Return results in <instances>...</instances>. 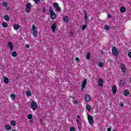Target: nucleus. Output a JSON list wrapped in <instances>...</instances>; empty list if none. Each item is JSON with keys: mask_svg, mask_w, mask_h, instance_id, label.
<instances>
[{"mask_svg": "<svg viewBox=\"0 0 131 131\" xmlns=\"http://www.w3.org/2000/svg\"><path fill=\"white\" fill-rule=\"evenodd\" d=\"M49 12L50 13V18L52 20H55V18H57V15L55 13L54 10H53L51 6L49 7Z\"/></svg>", "mask_w": 131, "mask_h": 131, "instance_id": "1", "label": "nucleus"}, {"mask_svg": "<svg viewBox=\"0 0 131 131\" xmlns=\"http://www.w3.org/2000/svg\"><path fill=\"white\" fill-rule=\"evenodd\" d=\"M112 52L114 56L118 57L119 56V50H118L117 48L114 47L112 49Z\"/></svg>", "mask_w": 131, "mask_h": 131, "instance_id": "2", "label": "nucleus"}, {"mask_svg": "<svg viewBox=\"0 0 131 131\" xmlns=\"http://www.w3.org/2000/svg\"><path fill=\"white\" fill-rule=\"evenodd\" d=\"M31 108L32 110H36L37 109V103L33 101L31 103Z\"/></svg>", "mask_w": 131, "mask_h": 131, "instance_id": "3", "label": "nucleus"}, {"mask_svg": "<svg viewBox=\"0 0 131 131\" xmlns=\"http://www.w3.org/2000/svg\"><path fill=\"white\" fill-rule=\"evenodd\" d=\"M88 119L90 124H94V118L91 115H88Z\"/></svg>", "mask_w": 131, "mask_h": 131, "instance_id": "4", "label": "nucleus"}, {"mask_svg": "<svg viewBox=\"0 0 131 131\" xmlns=\"http://www.w3.org/2000/svg\"><path fill=\"white\" fill-rule=\"evenodd\" d=\"M26 7L27 13H30L31 10V3H27Z\"/></svg>", "mask_w": 131, "mask_h": 131, "instance_id": "5", "label": "nucleus"}, {"mask_svg": "<svg viewBox=\"0 0 131 131\" xmlns=\"http://www.w3.org/2000/svg\"><path fill=\"white\" fill-rule=\"evenodd\" d=\"M85 100L86 102H90L91 101V96L89 94H86L85 96Z\"/></svg>", "mask_w": 131, "mask_h": 131, "instance_id": "6", "label": "nucleus"}, {"mask_svg": "<svg viewBox=\"0 0 131 131\" xmlns=\"http://www.w3.org/2000/svg\"><path fill=\"white\" fill-rule=\"evenodd\" d=\"M112 92L113 94H116V92H117V87H116V85H114L113 86Z\"/></svg>", "mask_w": 131, "mask_h": 131, "instance_id": "7", "label": "nucleus"}, {"mask_svg": "<svg viewBox=\"0 0 131 131\" xmlns=\"http://www.w3.org/2000/svg\"><path fill=\"white\" fill-rule=\"evenodd\" d=\"M56 28H57V24L56 23H54L52 26H51V29L53 31V32H55L56 30Z\"/></svg>", "mask_w": 131, "mask_h": 131, "instance_id": "8", "label": "nucleus"}, {"mask_svg": "<svg viewBox=\"0 0 131 131\" xmlns=\"http://www.w3.org/2000/svg\"><path fill=\"white\" fill-rule=\"evenodd\" d=\"M8 47H9L11 51H13L14 50V48L13 47V43H12V42H8Z\"/></svg>", "mask_w": 131, "mask_h": 131, "instance_id": "9", "label": "nucleus"}, {"mask_svg": "<svg viewBox=\"0 0 131 131\" xmlns=\"http://www.w3.org/2000/svg\"><path fill=\"white\" fill-rule=\"evenodd\" d=\"M125 84V79H122L120 81V85H122V86H123Z\"/></svg>", "mask_w": 131, "mask_h": 131, "instance_id": "10", "label": "nucleus"}, {"mask_svg": "<svg viewBox=\"0 0 131 131\" xmlns=\"http://www.w3.org/2000/svg\"><path fill=\"white\" fill-rule=\"evenodd\" d=\"M121 69L123 72H125L126 69H125V66H124V64L121 63Z\"/></svg>", "mask_w": 131, "mask_h": 131, "instance_id": "11", "label": "nucleus"}, {"mask_svg": "<svg viewBox=\"0 0 131 131\" xmlns=\"http://www.w3.org/2000/svg\"><path fill=\"white\" fill-rule=\"evenodd\" d=\"M86 83H88V81L86 80V79L84 80L82 83L81 86H82L83 88H85Z\"/></svg>", "mask_w": 131, "mask_h": 131, "instance_id": "12", "label": "nucleus"}, {"mask_svg": "<svg viewBox=\"0 0 131 131\" xmlns=\"http://www.w3.org/2000/svg\"><path fill=\"white\" fill-rule=\"evenodd\" d=\"M103 80L100 78L98 80V85H99L100 86H103Z\"/></svg>", "mask_w": 131, "mask_h": 131, "instance_id": "13", "label": "nucleus"}, {"mask_svg": "<svg viewBox=\"0 0 131 131\" xmlns=\"http://www.w3.org/2000/svg\"><path fill=\"white\" fill-rule=\"evenodd\" d=\"M86 109L89 112H91L92 111V107L91 106V105L88 104L86 106Z\"/></svg>", "mask_w": 131, "mask_h": 131, "instance_id": "14", "label": "nucleus"}, {"mask_svg": "<svg viewBox=\"0 0 131 131\" xmlns=\"http://www.w3.org/2000/svg\"><path fill=\"white\" fill-rule=\"evenodd\" d=\"M128 95H129V91L128 90H125L124 91V96H125V97H127V96H128Z\"/></svg>", "mask_w": 131, "mask_h": 131, "instance_id": "15", "label": "nucleus"}, {"mask_svg": "<svg viewBox=\"0 0 131 131\" xmlns=\"http://www.w3.org/2000/svg\"><path fill=\"white\" fill-rule=\"evenodd\" d=\"M120 11L121 13H124L126 11V8H125L124 7H121Z\"/></svg>", "mask_w": 131, "mask_h": 131, "instance_id": "16", "label": "nucleus"}, {"mask_svg": "<svg viewBox=\"0 0 131 131\" xmlns=\"http://www.w3.org/2000/svg\"><path fill=\"white\" fill-rule=\"evenodd\" d=\"M13 28L15 29V30H18V29L20 28V25L17 24L14 25Z\"/></svg>", "mask_w": 131, "mask_h": 131, "instance_id": "17", "label": "nucleus"}, {"mask_svg": "<svg viewBox=\"0 0 131 131\" xmlns=\"http://www.w3.org/2000/svg\"><path fill=\"white\" fill-rule=\"evenodd\" d=\"M63 20L66 23H68V21H69V18H68V16H66L63 17Z\"/></svg>", "mask_w": 131, "mask_h": 131, "instance_id": "18", "label": "nucleus"}, {"mask_svg": "<svg viewBox=\"0 0 131 131\" xmlns=\"http://www.w3.org/2000/svg\"><path fill=\"white\" fill-rule=\"evenodd\" d=\"M33 35L35 37H37V30L33 31Z\"/></svg>", "mask_w": 131, "mask_h": 131, "instance_id": "19", "label": "nucleus"}, {"mask_svg": "<svg viewBox=\"0 0 131 131\" xmlns=\"http://www.w3.org/2000/svg\"><path fill=\"white\" fill-rule=\"evenodd\" d=\"M4 19L6 20V21H9V20H10V16H9L8 15H6L4 16Z\"/></svg>", "mask_w": 131, "mask_h": 131, "instance_id": "20", "label": "nucleus"}, {"mask_svg": "<svg viewBox=\"0 0 131 131\" xmlns=\"http://www.w3.org/2000/svg\"><path fill=\"white\" fill-rule=\"evenodd\" d=\"M10 124L12 126H15V125H16V121H15L14 120H12L11 121Z\"/></svg>", "mask_w": 131, "mask_h": 131, "instance_id": "21", "label": "nucleus"}, {"mask_svg": "<svg viewBox=\"0 0 131 131\" xmlns=\"http://www.w3.org/2000/svg\"><path fill=\"white\" fill-rule=\"evenodd\" d=\"M5 128H6V130H11V126L10 125H7L5 126Z\"/></svg>", "mask_w": 131, "mask_h": 131, "instance_id": "22", "label": "nucleus"}, {"mask_svg": "<svg viewBox=\"0 0 131 131\" xmlns=\"http://www.w3.org/2000/svg\"><path fill=\"white\" fill-rule=\"evenodd\" d=\"M5 83H9V78L5 77L4 79Z\"/></svg>", "mask_w": 131, "mask_h": 131, "instance_id": "23", "label": "nucleus"}, {"mask_svg": "<svg viewBox=\"0 0 131 131\" xmlns=\"http://www.w3.org/2000/svg\"><path fill=\"white\" fill-rule=\"evenodd\" d=\"M12 57H17V52L15 51H13L12 52Z\"/></svg>", "mask_w": 131, "mask_h": 131, "instance_id": "24", "label": "nucleus"}, {"mask_svg": "<svg viewBox=\"0 0 131 131\" xmlns=\"http://www.w3.org/2000/svg\"><path fill=\"white\" fill-rule=\"evenodd\" d=\"M53 7H54V8H55V9H56L57 8H58L59 7V4H58V3H55L53 4Z\"/></svg>", "mask_w": 131, "mask_h": 131, "instance_id": "25", "label": "nucleus"}, {"mask_svg": "<svg viewBox=\"0 0 131 131\" xmlns=\"http://www.w3.org/2000/svg\"><path fill=\"white\" fill-rule=\"evenodd\" d=\"M2 26L3 27L5 28H6V27H8V23H7L6 22L5 23H3L2 24Z\"/></svg>", "mask_w": 131, "mask_h": 131, "instance_id": "26", "label": "nucleus"}, {"mask_svg": "<svg viewBox=\"0 0 131 131\" xmlns=\"http://www.w3.org/2000/svg\"><path fill=\"white\" fill-rule=\"evenodd\" d=\"M90 58H91V53H88V54L86 55V59L87 60H90Z\"/></svg>", "mask_w": 131, "mask_h": 131, "instance_id": "27", "label": "nucleus"}, {"mask_svg": "<svg viewBox=\"0 0 131 131\" xmlns=\"http://www.w3.org/2000/svg\"><path fill=\"white\" fill-rule=\"evenodd\" d=\"M3 5L4 7H7L8 6V3H7V2H3Z\"/></svg>", "mask_w": 131, "mask_h": 131, "instance_id": "28", "label": "nucleus"}, {"mask_svg": "<svg viewBox=\"0 0 131 131\" xmlns=\"http://www.w3.org/2000/svg\"><path fill=\"white\" fill-rule=\"evenodd\" d=\"M47 11V8H46V7H43L42 9V13H46Z\"/></svg>", "mask_w": 131, "mask_h": 131, "instance_id": "29", "label": "nucleus"}, {"mask_svg": "<svg viewBox=\"0 0 131 131\" xmlns=\"http://www.w3.org/2000/svg\"><path fill=\"white\" fill-rule=\"evenodd\" d=\"M33 1H34L35 4H37V5H38V4L40 3V0H33Z\"/></svg>", "mask_w": 131, "mask_h": 131, "instance_id": "30", "label": "nucleus"}, {"mask_svg": "<svg viewBox=\"0 0 131 131\" xmlns=\"http://www.w3.org/2000/svg\"><path fill=\"white\" fill-rule=\"evenodd\" d=\"M27 96H31V92L30 91H28L26 92Z\"/></svg>", "mask_w": 131, "mask_h": 131, "instance_id": "31", "label": "nucleus"}, {"mask_svg": "<svg viewBox=\"0 0 131 131\" xmlns=\"http://www.w3.org/2000/svg\"><path fill=\"white\" fill-rule=\"evenodd\" d=\"M28 119H32V114H29L28 115Z\"/></svg>", "mask_w": 131, "mask_h": 131, "instance_id": "32", "label": "nucleus"}, {"mask_svg": "<svg viewBox=\"0 0 131 131\" xmlns=\"http://www.w3.org/2000/svg\"><path fill=\"white\" fill-rule=\"evenodd\" d=\"M32 30H33V31L36 30V27L34 25H33Z\"/></svg>", "mask_w": 131, "mask_h": 131, "instance_id": "33", "label": "nucleus"}, {"mask_svg": "<svg viewBox=\"0 0 131 131\" xmlns=\"http://www.w3.org/2000/svg\"><path fill=\"white\" fill-rule=\"evenodd\" d=\"M98 65L99 67H102L103 66H104V64L102 62H100Z\"/></svg>", "mask_w": 131, "mask_h": 131, "instance_id": "34", "label": "nucleus"}, {"mask_svg": "<svg viewBox=\"0 0 131 131\" xmlns=\"http://www.w3.org/2000/svg\"><path fill=\"white\" fill-rule=\"evenodd\" d=\"M105 30H109V29H110V27L106 25L105 27Z\"/></svg>", "mask_w": 131, "mask_h": 131, "instance_id": "35", "label": "nucleus"}, {"mask_svg": "<svg viewBox=\"0 0 131 131\" xmlns=\"http://www.w3.org/2000/svg\"><path fill=\"white\" fill-rule=\"evenodd\" d=\"M56 11H57V12H60L61 11V8L60 7H58L56 8Z\"/></svg>", "mask_w": 131, "mask_h": 131, "instance_id": "36", "label": "nucleus"}, {"mask_svg": "<svg viewBox=\"0 0 131 131\" xmlns=\"http://www.w3.org/2000/svg\"><path fill=\"white\" fill-rule=\"evenodd\" d=\"M11 98L14 99L16 98V95H15V94H11Z\"/></svg>", "mask_w": 131, "mask_h": 131, "instance_id": "37", "label": "nucleus"}, {"mask_svg": "<svg viewBox=\"0 0 131 131\" xmlns=\"http://www.w3.org/2000/svg\"><path fill=\"white\" fill-rule=\"evenodd\" d=\"M70 131H75V127H71L70 128Z\"/></svg>", "mask_w": 131, "mask_h": 131, "instance_id": "38", "label": "nucleus"}, {"mask_svg": "<svg viewBox=\"0 0 131 131\" xmlns=\"http://www.w3.org/2000/svg\"><path fill=\"white\" fill-rule=\"evenodd\" d=\"M86 25H84V26H82V30H84V29H85V28H86Z\"/></svg>", "mask_w": 131, "mask_h": 131, "instance_id": "39", "label": "nucleus"}, {"mask_svg": "<svg viewBox=\"0 0 131 131\" xmlns=\"http://www.w3.org/2000/svg\"><path fill=\"white\" fill-rule=\"evenodd\" d=\"M5 10L6 11H9L10 10V7L9 6H6V8H5Z\"/></svg>", "mask_w": 131, "mask_h": 131, "instance_id": "40", "label": "nucleus"}, {"mask_svg": "<svg viewBox=\"0 0 131 131\" xmlns=\"http://www.w3.org/2000/svg\"><path fill=\"white\" fill-rule=\"evenodd\" d=\"M119 106L123 107V103H122V102H120Z\"/></svg>", "mask_w": 131, "mask_h": 131, "instance_id": "41", "label": "nucleus"}, {"mask_svg": "<svg viewBox=\"0 0 131 131\" xmlns=\"http://www.w3.org/2000/svg\"><path fill=\"white\" fill-rule=\"evenodd\" d=\"M128 56L129 58H131V52H129L128 53Z\"/></svg>", "mask_w": 131, "mask_h": 131, "instance_id": "42", "label": "nucleus"}, {"mask_svg": "<svg viewBox=\"0 0 131 131\" xmlns=\"http://www.w3.org/2000/svg\"><path fill=\"white\" fill-rule=\"evenodd\" d=\"M25 47H26V48H29V47H30V45H28V44H26V45H25Z\"/></svg>", "mask_w": 131, "mask_h": 131, "instance_id": "43", "label": "nucleus"}, {"mask_svg": "<svg viewBox=\"0 0 131 131\" xmlns=\"http://www.w3.org/2000/svg\"><path fill=\"white\" fill-rule=\"evenodd\" d=\"M76 61H77V62H79V58L76 57Z\"/></svg>", "mask_w": 131, "mask_h": 131, "instance_id": "44", "label": "nucleus"}, {"mask_svg": "<svg viewBox=\"0 0 131 131\" xmlns=\"http://www.w3.org/2000/svg\"><path fill=\"white\" fill-rule=\"evenodd\" d=\"M74 104H77V103H78V101L75 100L74 101Z\"/></svg>", "mask_w": 131, "mask_h": 131, "instance_id": "45", "label": "nucleus"}, {"mask_svg": "<svg viewBox=\"0 0 131 131\" xmlns=\"http://www.w3.org/2000/svg\"><path fill=\"white\" fill-rule=\"evenodd\" d=\"M85 20H88V15H85Z\"/></svg>", "mask_w": 131, "mask_h": 131, "instance_id": "46", "label": "nucleus"}, {"mask_svg": "<svg viewBox=\"0 0 131 131\" xmlns=\"http://www.w3.org/2000/svg\"><path fill=\"white\" fill-rule=\"evenodd\" d=\"M109 62H110V63H113V60H112V59H110V60H109Z\"/></svg>", "mask_w": 131, "mask_h": 131, "instance_id": "47", "label": "nucleus"}, {"mask_svg": "<svg viewBox=\"0 0 131 131\" xmlns=\"http://www.w3.org/2000/svg\"><path fill=\"white\" fill-rule=\"evenodd\" d=\"M107 17H108V18H111V14H108L107 15Z\"/></svg>", "mask_w": 131, "mask_h": 131, "instance_id": "48", "label": "nucleus"}, {"mask_svg": "<svg viewBox=\"0 0 131 131\" xmlns=\"http://www.w3.org/2000/svg\"><path fill=\"white\" fill-rule=\"evenodd\" d=\"M85 25H86V26H88V20H85Z\"/></svg>", "mask_w": 131, "mask_h": 131, "instance_id": "49", "label": "nucleus"}, {"mask_svg": "<svg viewBox=\"0 0 131 131\" xmlns=\"http://www.w3.org/2000/svg\"><path fill=\"white\" fill-rule=\"evenodd\" d=\"M84 88H85V87L82 86V89H81L82 92H83V91L84 90Z\"/></svg>", "mask_w": 131, "mask_h": 131, "instance_id": "50", "label": "nucleus"}, {"mask_svg": "<svg viewBox=\"0 0 131 131\" xmlns=\"http://www.w3.org/2000/svg\"><path fill=\"white\" fill-rule=\"evenodd\" d=\"M107 131H111V128H107Z\"/></svg>", "mask_w": 131, "mask_h": 131, "instance_id": "51", "label": "nucleus"}, {"mask_svg": "<svg viewBox=\"0 0 131 131\" xmlns=\"http://www.w3.org/2000/svg\"><path fill=\"white\" fill-rule=\"evenodd\" d=\"M84 13L85 14V16H86V15H88V13H86V11H84Z\"/></svg>", "mask_w": 131, "mask_h": 131, "instance_id": "52", "label": "nucleus"}, {"mask_svg": "<svg viewBox=\"0 0 131 131\" xmlns=\"http://www.w3.org/2000/svg\"><path fill=\"white\" fill-rule=\"evenodd\" d=\"M76 121H77V124H78V123H79L78 119H77V120H76Z\"/></svg>", "mask_w": 131, "mask_h": 131, "instance_id": "53", "label": "nucleus"}, {"mask_svg": "<svg viewBox=\"0 0 131 131\" xmlns=\"http://www.w3.org/2000/svg\"><path fill=\"white\" fill-rule=\"evenodd\" d=\"M77 118H80V116L78 115V116H77Z\"/></svg>", "mask_w": 131, "mask_h": 131, "instance_id": "54", "label": "nucleus"}, {"mask_svg": "<svg viewBox=\"0 0 131 131\" xmlns=\"http://www.w3.org/2000/svg\"><path fill=\"white\" fill-rule=\"evenodd\" d=\"M101 54H102V55H104V52L102 51Z\"/></svg>", "mask_w": 131, "mask_h": 131, "instance_id": "55", "label": "nucleus"}, {"mask_svg": "<svg viewBox=\"0 0 131 131\" xmlns=\"http://www.w3.org/2000/svg\"><path fill=\"white\" fill-rule=\"evenodd\" d=\"M113 131H116L115 129L113 130Z\"/></svg>", "mask_w": 131, "mask_h": 131, "instance_id": "56", "label": "nucleus"}]
</instances>
